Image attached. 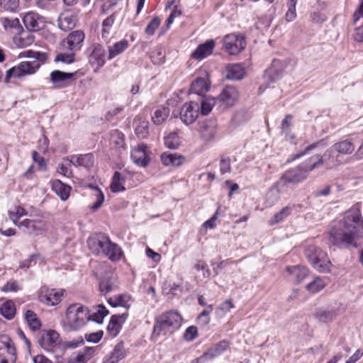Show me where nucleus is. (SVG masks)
<instances>
[{"instance_id": "nucleus-52", "label": "nucleus", "mask_w": 363, "mask_h": 363, "mask_svg": "<svg viewBox=\"0 0 363 363\" xmlns=\"http://www.w3.org/2000/svg\"><path fill=\"white\" fill-rule=\"evenodd\" d=\"M114 23V18L112 16L107 17L102 23V38H107L111 32V27Z\"/></svg>"}, {"instance_id": "nucleus-26", "label": "nucleus", "mask_w": 363, "mask_h": 363, "mask_svg": "<svg viewBox=\"0 0 363 363\" xmlns=\"http://www.w3.org/2000/svg\"><path fill=\"white\" fill-rule=\"evenodd\" d=\"M35 41V36L30 31H24L23 29L13 37V43L20 48L31 45Z\"/></svg>"}, {"instance_id": "nucleus-38", "label": "nucleus", "mask_w": 363, "mask_h": 363, "mask_svg": "<svg viewBox=\"0 0 363 363\" xmlns=\"http://www.w3.org/2000/svg\"><path fill=\"white\" fill-rule=\"evenodd\" d=\"M333 148L339 154L350 155L354 152L355 147L351 141L345 140L335 143L333 145Z\"/></svg>"}, {"instance_id": "nucleus-5", "label": "nucleus", "mask_w": 363, "mask_h": 363, "mask_svg": "<svg viewBox=\"0 0 363 363\" xmlns=\"http://www.w3.org/2000/svg\"><path fill=\"white\" fill-rule=\"evenodd\" d=\"M85 33L82 30L70 32L64 39L61 45L69 53H60L56 56L55 61L70 64L74 61V53L82 49L84 45Z\"/></svg>"}, {"instance_id": "nucleus-40", "label": "nucleus", "mask_w": 363, "mask_h": 363, "mask_svg": "<svg viewBox=\"0 0 363 363\" xmlns=\"http://www.w3.org/2000/svg\"><path fill=\"white\" fill-rule=\"evenodd\" d=\"M216 99L209 96H202L199 104V111L202 115H208L215 105Z\"/></svg>"}, {"instance_id": "nucleus-21", "label": "nucleus", "mask_w": 363, "mask_h": 363, "mask_svg": "<svg viewBox=\"0 0 363 363\" xmlns=\"http://www.w3.org/2000/svg\"><path fill=\"white\" fill-rule=\"evenodd\" d=\"M78 21L77 16L74 13L66 12L61 13L57 19L58 28L65 32L72 30Z\"/></svg>"}, {"instance_id": "nucleus-15", "label": "nucleus", "mask_w": 363, "mask_h": 363, "mask_svg": "<svg viewBox=\"0 0 363 363\" xmlns=\"http://www.w3.org/2000/svg\"><path fill=\"white\" fill-rule=\"evenodd\" d=\"M89 63L97 68L104 66L106 62V50L99 43H93L87 50Z\"/></svg>"}, {"instance_id": "nucleus-22", "label": "nucleus", "mask_w": 363, "mask_h": 363, "mask_svg": "<svg viewBox=\"0 0 363 363\" xmlns=\"http://www.w3.org/2000/svg\"><path fill=\"white\" fill-rule=\"evenodd\" d=\"M198 130L206 141L211 140L216 133V125L213 121H203L199 123Z\"/></svg>"}, {"instance_id": "nucleus-31", "label": "nucleus", "mask_w": 363, "mask_h": 363, "mask_svg": "<svg viewBox=\"0 0 363 363\" xmlns=\"http://www.w3.org/2000/svg\"><path fill=\"white\" fill-rule=\"evenodd\" d=\"M96 347H85L82 351L71 358L68 363H87L94 355Z\"/></svg>"}, {"instance_id": "nucleus-60", "label": "nucleus", "mask_w": 363, "mask_h": 363, "mask_svg": "<svg viewBox=\"0 0 363 363\" xmlns=\"http://www.w3.org/2000/svg\"><path fill=\"white\" fill-rule=\"evenodd\" d=\"M194 268L197 271H202L203 277H209L211 275L210 269H208V265L202 261H199L197 263L195 264Z\"/></svg>"}, {"instance_id": "nucleus-59", "label": "nucleus", "mask_w": 363, "mask_h": 363, "mask_svg": "<svg viewBox=\"0 0 363 363\" xmlns=\"http://www.w3.org/2000/svg\"><path fill=\"white\" fill-rule=\"evenodd\" d=\"M231 170L230 160L228 157H223L220 161V172L222 174L229 173Z\"/></svg>"}, {"instance_id": "nucleus-24", "label": "nucleus", "mask_w": 363, "mask_h": 363, "mask_svg": "<svg viewBox=\"0 0 363 363\" xmlns=\"http://www.w3.org/2000/svg\"><path fill=\"white\" fill-rule=\"evenodd\" d=\"M335 150H333V147L326 150L323 156L320 155H315L311 157H317L320 160V163L318 164L317 168L325 164L328 169H330L338 164L337 155H335Z\"/></svg>"}, {"instance_id": "nucleus-43", "label": "nucleus", "mask_w": 363, "mask_h": 363, "mask_svg": "<svg viewBox=\"0 0 363 363\" xmlns=\"http://www.w3.org/2000/svg\"><path fill=\"white\" fill-rule=\"evenodd\" d=\"M291 213V208L286 206L275 213L269 220L270 225H274L284 220Z\"/></svg>"}, {"instance_id": "nucleus-46", "label": "nucleus", "mask_w": 363, "mask_h": 363, "mask_svg": "<svg viewBox=\"0 0 363 363\" xmlns=\"http://www.w3.org/2000/svg\"><path fill=\"white\" fill-rule=\"evenodd\" d=\"M164 145L167 148L177 149L181 144V140L176 132L170 133L164 138Z\"/></svg>"}, {"instance_id": "nucleus-28", "label": "nucleus", "mask_w": 363, "mask_h": 363, "mask_svg": "<svg viewBox=\"0 0 363 363\" xmlns=\"http://www.w3.org/2000/svg\"><path fill=\"white\" fill-rule=\"evenodd\" d=\"M130 46V43L128 40L123 39L118 42H116L112 45L108 47V60H111L116 56L122 54Z\"/></svg>"}, {"instance_id": "nucleus-34", "label": "nucleus", "mask_w": 363, "mask_h": 363, "mask_svg": "<svg viewBox=\"0 0 363 363\" xmlns=\"http://www.w3.org/2000/svg\"><path fill=\"white\" fill-rule=\"evenodd\" d=\"M52 189L62 201H66L69 196L71 187L63 184L60 180L52 181Z\"/></svg>"}, {"instance_id": "nucleus-48", "label": "nucleus", "mask_w": 363, "mask_h": 363, "mask_svg": "<svg viewBox=\"0 0 363 363\" xmlns=\"http://www.w3.org/2000/svg\"><path fill=\"white\" fill-rule=\"evenodd\" d=\"M325 281L320 277H316L306 286V289L311 293H317L325 286Z\"/></svg>"}, {"instance_id": "nucleus-14", "label": "nucleus", "mask_w": 363, "mask_h": 363, "mask_svg": "<svg viewBox=\"0 0 363 363\" xmlns=\"http://www.w3.org/2000/svg\"><path fill=\"white\" fill-rule=\"evenodd\" d=\"M224 47L230 55H236L242 50L246 42L243 36L235 33L227 35L224 38Z\"/></svg>"}, {"instance_id": "nucleus-47", "label": "nucleus", "mask_w": 363, "mask_h": 363, "mask_svg": "<svg viewBox=\"0 0 363 363\" xmlns=\"http://www.w3.org/2000/svg\"><path fill=\"white\" fill-rule=\"evenodd\" d=\"M298 0H286V5L288 9L285 14V20L291 22L296 18V6Z\"/></svg>"}, {"instance_id": "nucleus-13", "label": "nucleus", "mask_w": 363, "mask_h": 363, "mask_svg": "<svg viewBox=\"0 0 363 363\" xmlns=\"http://www.w3.org/2000/svg\"><path fill=\"white\" fill-rule=\"evenodd\" d=\"M199 115V104L196 101L185 103L180 110V118L186 125L194 123Z\"/></svg>"}, {"instance_id": "nucleus-54", "label": "nucleus", "mask_w": 363, "mask_h": 363, "mask_svg": "<svg viewBox=\"0 0 363 363\" xmlns=\"http://www.w3.org/2000/svg\"><path fill=\"white\" fill-rule=\"evenodd\" d=\"M160 24V18L158 16L154 17V18L149 23L145 28V33L149 35H152L156 29Z\"/></svg>"}, {"instance_id": "nucleus-41", "label": "nucleus", "mask_w": 363, "mask_h": 363, "mask_svg": "<svg viewBox=\"0 0 363 363\" xmlns=\"http://www.w3.org/2000/svg\"><path fill=\"white\" fill-rule=\"evenodd\" d=\"M169 108L168 107L160 106L154 112L152 116V122L156 125L162 124L169 116Z\"/></svg>"}, {"instance_id": "nucleus-58", "label": "nucleus", "mask_w": 363, "mask_h": 363, "mask_svg": "<svg viewBox=\"0 0 363 363\" xmlns=\"http://www.w3.org/2000/svg\"><path fill=\"white\" fill-rule=\"evenodd\" d=\"M20 289L18 283L16 280H10L2 287L4 292H16Z\"/></svg>"}, {"instance_id": "nucleus-55", "label": "nucleus", "mask_w": 363, "mask_h": 363, "mask_svg": "<svg viewBox=\"0 0 363 363\" xmlns=\"http://www.w3.org/2000/svg\"><path fill=\"white\" fill-rule=\"evenodd\" d=\"M116 306H122L125 308L130 307V296L127 294H119L116 296Z\"/></svg>"}, {"instance_id": "nucleus-50", "label": "nucleus", "mask_w": 363, "mask_h": 363, "mask_svg": "<svg viewBox=\"0 0 363 363\" xmlns=\"http://www.w3.org/2000/svg\"><path fill=\"white\" fill-rule=\"evenodd\" d=\"M72 164H73L72 158H70V160L65 159L58 165L57 172L65 177H70L72 174V172L69 169Z\"/></svg>"}, {"instance_id": "nucleus-53", "label": "nucleus", "mask_w": 363, "mask_h": 363, "mask_svg": "<svg viewBox=\"0 0 363 363\" xmlns=\"http://www.w3.org/2000/svg\"><path fill=\"white\" fill-rule=\"evenodd\" d=\"M281 62L278 60H274L272 62V67L267 70V72L269 74H274L275 77L272 80H275L279 74L282 72V68H281Z\"/></svg>"}, {"instance_id": "nucleus-11", "label": "nucleus", "mask_w": 363, "mask_h": 363, "mask_svg": "<svg viewBox=\"0 0 363 363\" xmlns=\"http://www.w3.org/2000/svg\"><path fill=\"white\" fill-rule=\"evenodd\" d=\"M230 347V342L223 340L209 347L201 356L198 357L196 363H206V362L213 360L225 352Z\"/></svg>"}, {"instance_id": "nucleus-17", "label": "nucleus", "mask_w": 363, "mask_h": 363, "mask_svg": "<svg viewBox=\"0 0 363 363\" xmlns=\"http://www.w3.org/2000/svg\"><path fill=\"white\" fill-rule=\"evenodd\" d=\"M23 22L30 32L38 31L45 26L43 18L33 12L27 13L23 18Z\"/></svg>"}, {"instance_id": "nucleus-30", "label": "nucleus", "mask_w": 363, "mask_h": 363, "mask_svg": "<svg viewBox=\"0 0 363 363\" xmlns=\"http://www.w3.org/2000/svg\"><path fill=\"white\" fill-rule=\"evenodd\" d=\"M160 159L165 166L179 167L184 162V157L177 153L164 152L161 155Z\"/></svg>"}, {"instance_id": "nucleus-18", "label": "nucleus", "mask_w": 363, "mask_h": 363, "mask_svg": "<svg viewBox=\"0 0 363 363\" xmlns=\"http://www.w3.org/2000/svg\"><path fill=\"white\" fill-rule=\"evenodd\" d=\"M59 339V334L53 330H43L40 333L38 337V343L40 345L46 350H51L57 345Z\"/></svg>"}, {"instance_id": "nucleus-64", "label": "nucleus", "mask_w": 363, "mask_h": 363, "mask_svg": "<svg viewBox=\"0 0 363 363\" xmlns=\"http://www.w3.org/2000/svg\"><path fill=\"white\" fill-rule=\"evenodd\" d=\"M318 317L320 321L327 323L333 320L335 313L333 311H321L318 314Z\"/></svg>"}, {"instance_id": "nucleus-23", "label": "nucleus", "mask_w": 363, "mask_h": 363, "mask_svg": "<svg viewBox=\"0 0 363 363\" xmlns=\"http://www.w3.org/2000/svg\"><path fill=\"white\" fill-rule=\"evenodd\" d=\"M74 73L64 72L60 70H55L50 74V80L55 87L60 89L66 86L67 82L71 80Z\"/></svg>"}, {"instance_id": "nucleus-49", "label": "nucleus", "mask_w": 363, "mask_h": 363, "mask_svg": "<svg viewBox=\"0 0 363 363\" xmlns=\"http://www.w3.org/2000/svg\"><path fill=\"white\" fill-rule=\"evenodd\" d=\"M108 314V311L102 305L98 306V310L90 314V320H93L97 323H101L105 316Z\"/></svg>"}, {"instance_id": "nucleus-9", "label": "nucleus", "mask_w": 363, "mask_h": 363, "mask_svg": "<svg viewBox=\"0 0 363 363\" xmlns=\"http://www.w3.org/2000/svg\"><path fill=\"white\" fill-rule=\"evenodd\" d=\"M16 352L14 344L7 335H0V363H15Z\"/></svg>"}, {"instance_id": "nucleus-20", "label": "nucleus", "mask_w": 363, "mask_h": 363, "mask_svg": "<svg viewBox=\"0 0 363 363\" xmlns=\"http://www.w3.org/2000/svg\"><path fill=\"white\" fill-rule=\"evenodd\" d=\"M127 317V313L116 314L111 316L107 326L108 333L111 336L115 337L118 335L122 328L123 324L125 322Z\"/></svg>"}, {"instance_id": "nucleus-19", "label": "nucleus", "mask_w": 363, "mask_h": 363, "mask_svg": "<svg viewBox=\"0 0 363 363\" xmlns=\"http://www.w3.org/2000/svg\"><path fill=\"white\" fill-rule=\"evenodd\" d=\"M217 99L225 105L232 106L239 99V91L235 86H225Z\"/></svg>"}, {"instance_id": "nucleus-63", "label": "nucleus", "mask_w": 363, "mask_h": 363, "mask_svg": "<svg viewBox=\"0 0 363 363\" xmlns=\"http://www.w3.org/2000/svg\"><path fill=\"white\" fill-rule=\"evenodd\" d=\"M103 334L104 333L101 330L96 333H90L89 335H86V339L88 342L97 343L101 340Z\"/></svg>"}, {"instance_id": "nucleus-7", "label": "nucleus", "mask_w": 363, "mask_h": 363, "mask_svg": "<svg viewBox=\"0 0 363 363\" xmlns=\"http://www.w3.org/2000/svg\"><path fill=\"white\" fill-rule=\"evenodd\" d=\"M305 255L314 269L320 272H328L331 262L328 259L327 253L314 245H309L305 250Z\"/></svg>"}, {"instance_id": "nucleus-12", "label": "nucleus", "mask_w": 363, "mask_h": 363, "mask_svg": "<svg viewBox=\"0 0 363 363\" xmlns=\"http://www.w3.org/2000/svg\"><path fill=\"white\" fill-rule=\"evenodd\" d=\"M18 227L28 235H38L45 228V222L40 216L35 218H26L19 222Z\"/></svg>"}, {"instance_id": "nucleus-6", "label": "nucleus", "mask_w": 363, "mask_h": 363, "mask_svg": "<svg viewBox=\"0 0 363 363\" xmlns=\"http://www.w3.org/2000/svg\"><path fill=\"white\" fill-rule=\"evenodd\" d=\"M182 322V315L178 312L169 311L163 313L155 319L152 336L172 334L180 328Z\"/></svg>"}, {"instance_id": "nucleus-1", "label": "nucleus", "mask_w": 363, "mask_h": 363, "mask_svg": "<svg viewBox=\"0 0 363 363\" xmlns=\"http://www.w3.org/2000/svg\"><path fill=\"white\" fill-rule=\"evenodd\" d=\"M363 237V220L359 211L346 212L342 223L330 231L329 241L337 246L357 247L356 240Z\"/></svg>"}, {"instance_id": "nucleus-4", "label": "nucleus", "mask_w": 363, "mask_h": 363, "mask_svg": "<svg viewBox=\"0 0 363 363\" xmlns=\"http://www.w3.org/2000/svg\"><path fill=\"white\" fill-rule=\"evenodd\" d=\"M90 320L89 308L81 303L69 305L65 313L63 329L66 332L77 331Z\"/></svg>"}, {"instance_id": "nucleus-42", "label": "nucleus", "mask_w": 363, "mask_h": 363, "mask_svg": "<svg viewBox=\"0 0 363 363\" xmlns=\"http://www.w3.org/2000/svg\"><path fill=\"white\" fill-rule=\"evenodd\" d=\"M24 318L32 330L35 331L40 329L41 326L40 320L38 318L37 315L33 311L27 310L25 312Z\"/></svg>"}, {"instance_id": "nucleus-39", "label": "nucleus", "mask_w": 363, "mask_h": 363, "mask_svg": "<svg viewBox=\"0 0 363 363\" xmlns=\"http://www.w3.org/2000/svg\"><path fill=\"white\" fill-rule=\"evenodd\" d=\"M125 177L118 172H116L112 178L110 188L113 192H120L125 190Z\"/></svg>"}, {"instance_id": "nucleus-3", "label": "nucleus", "mask_w": 363, "mask_h": 363, "mask_svg": "<svg viewBox=\"0 0 363 363\" xmlns=\"http://www.w3.org/2000/svg\"><path fill=\"white\" fill-rule=\"evenodd\" d=\"M89 250L95 255H104L112 261L121 259L123 252L120 247L104 234H96L87 240Z\"/></svg>"}, {"instance_id": "nucleus-2", "label": "nucleus", "mask_w": 363, "mask_h": 363, "mask_svg": "<svg viewBox=\"0 0 363 363\" xmlns=\"http://www.w3.org/2000/svg\"><path fill=\"white\" fill-rule=\"evenodd\" d=\"M320 162L317 157H310L298 167L285 171L267 195L269 204H274L279 199V194L287 191L290 185L305 181L309 172L316 169Z\"/></svg>"}, {"instance_id": "nucleus-44", "label": "nucleus", "mask_w": 363, "mask_h": 363, "mask_svg": "<svg viewBox=\"0 0 363 363\" xmlns=\"http://www.w3.org/2000/svg\"><path fill=\"white\" fill-rule=\"evenodd\" d=\"M91 189L93 190L92 195L94 197V202L90 206V209L96 211L102 206L104 201V195L98 186H91Z\"/></svg>"}, {"instance_id": "nucleus-61", "label": "nucleus", "mask_w": 363, "mask_h": 363, "mask_svg": "<svg viewBox=\"0 0 363 363\" xmlns=\"http://www.w3.org/2000/svg\"><path fill=\"white\" fill-rule=\"evenodd\" d=\"M197 336V328L195 326H190L186 330L184 337L187 341H191Z\"/></svg>"}, {"instance_id": "nucleus-36", "label": "nucleus", "mask_w": 363, "mask_h": 363, "mask_svg": "<svg viewBox=\"0 0 363 363\" xmlns=\"http://www.w3.org/2000/svg\"><path fill=\"white\" fill-rule=\"evenodd\" d=\"M73 165L80 166L89 169L94 165V156L92 154H85L79 156L72 155L71 157Z\"/></svg>"}, {"instance_id": "nucleus-57", "label": "nucleus", "mask_w": 363, "mask_h": 363, "mask_svg": "<svg viewBox=\"0 0 363 363\" xmlns=\"http://www.w3.org/2000/svg\"><path fill=\"white\" fill-rule=\"evenodd\" d=\"M291 115H286V117L281 122V132L285 135L286 137L289 136V129L291 125Z\"/></svg>"}, {"instance_id": "nucleus-27", "label": "nucleus", "mask_w": 363, "mask_h": 363, "mask_svg": "<svg viewBox=\"0 0 363 363\" xmlns=\"http://www.w3.org/2000/svg\"><path fill=\"white\" fill-rule=\"evenodd\" d=\"M125 354L123 343L118 342L113 350L105 357L103 363H118L125 357Z\"/></svg>"}, {"instance_id": "nucleus-10", "label": "nucleus", "mask_w": 363, "mask_h": 363, "mask_svg": "<svg viewBox=\"0 0 363 363\" xmlns=\"http://www.w3.org/2000/svg\"><path fill=\"white\" fill-rule=\"evenodd\" d=\"M65 292L64 289H49L43 286L38 292V300L48 306H54L61 302Z\"/></svg>"}, {"instance_id": "nucleus-33", "label": "nucleus", "mask_w": 363, "mask_h": 363, "mask_svg": "<svg viewBox=\"0 0 363 363\" xmlns=\"http://www.w3.org/2000/svg\"><path fill=\"white\" fill-rule=\"evenodd\" d=\"M210 84L206 78L197 77L191 83L190 91L198 95H202L203 93L209 89Z\"/></svg>"}, {"instance_id": "nucleus-25", "label": "nucleus", "mask_w": 363, "mask_h": 363, "mask_svg": "<svg viewBox=\"0 0 363 363\" xmlns=\"http://www.w3.org/2000/svg\"><path fill=\"white\" fill-rule=\"evenodd\" d=\"M215 42L213 40H207L197 47L192 52L191 57L196 60H203L213 52Z\"/></svg>"}, {"instance_id": "nucleus-16", "label": "nucleus", "mask_w": 363, "mask_h": 363, "mask_svg": "<svg viewBox=\"0 0 363 363\" xmlns=\"http://www.w3.org/2000/svg\"><path fill=\"white\" fill-rule=\"evenodd\" d=\"M133 162L139 167H145L150 163L147 147L145 144H139L131 152Z\"/></svg>"}, {"instance_id": "nucleus-62", "label": "nucleus", "mask_w": 363, "mask_h": 363, "mask_svg": "<svg viewBox=\"0 0 363 363\" xmlns=\"http://www.w3.org/2000/svg\"><path fill=\"white\" fill-rule=\"evenodd\" d=\"M33 160L38 163L39 168L42 170H45L46 168V162L44 157H41L36 151H33L32 153Z\"/></svg>"}, {"instance_id": "nucleus-32", "label": "nucleus", "mask_w": 363, "mask_h": 363, "mask_svg": "<svg viewBox=\"0 0 363 363\" xmlns=\"http://www.w3.org/2000/svg\"><path fill=\"white\" fill-rule=\"evenodd\" d=\"M245 75V69L240 64H231L226 67V78L232 80H240Z\"/></svg>"}, {"instance_id": "nucleus-35", "label": "nucleus", "mask_w": 363, "mask_h": 363, "mask_svg": "<svg viewBox=\"0 0 363 363\" xmlns=\"http://www.w3.org/2000/svg\"><path fill=\"white\" fill-rule=\"evenodd\" d=\"M117 288L116 279L113 276H107L102 279L99 283V291L102 295L114 291Z\"/></svg>"}, {"instance_id": "nucleus-51", "label": "nucleus", "mask_w": 363, "mask_h": 363, "mask_svg": "<svg viewBox=\"0 0 363 363\" xmlns=\"http://www.w3.org/2000/svg\"><path fill=\"white\" fill-rule=\"evenodd\" d=\"M3 26L6 30L8 29H13L16 30V33L20 32L23 28L20 24V21L18 18H5L3 21Z\"/></svg>"}, {"instance_id": "nucleus-29", "label": "nucleus", "mask_w": 363, "mask_h": 363, "mask_svg": "<svg viewBox=\"0 0 363 363\" xmlns=\"http://www.w3.org/2000/svg\"><path fill=\"white\" fill-rule=\"evenodd\" d=\"M286 271L290 275V279L297 284L301 282L308 275V269L303 266L287 267Z\"/></svg>"}, {"instance_id": "nucleus-56", "label": "nucleus", "mask_w": 363, "mask_h": 363, "mask_svg": "<svg viewBox=\"0 0 363 363\" xmlns=\"http://www.w3.org/2000/svg\"><path fill=\"white\" fill-rule=\"evenodd\" d=\"M0 6L7 11H15L18 6V0H0Z\"/></svg>"}, {"instance_id": "nucleus-37", "label": "nucleus", "mask_w": 363, "mask_h": 363, "mask_svg": "<svg viewBox=\"0 0 363 363\" xmlns=\"http://www.w3.org/2000/svg\"><path fill=\"white\" fill-rule=\"evenodd\" d=\"M16 313V308L13 301H5L0 306V314L7 320H12Z\"/></svg>"}, {"instance_id": "nucleus-8", "label": "nucleus", "mask_w": 363, "mask_h": 363, "mask_svg": "<svg viewBox=\"0 0 363 363\" xmlns=\"http://www.w3.org/2000/svg\"><path fill=\"white\" fill-rule=\"evenodd\" d=\"M43 63L38 60L21 62L17 66L7 70L4 82L9 83L12 77L20 78L34 74Z\"/></svg>"}, {"instance_id": "nucleus-45", "label": "nucleus", "mask_w": 363, "mask_h": 363, "mask_svg": "<svg viewBox=\"0 0 363 363\" xmlns=\"http://www.w3.org/2000/svg\"><path fill=\"white\" fill-rule=\"evenodd\" d=\"M19 57L32 58L33 60H38L41 63H45L48 59V55L45 52H35L33 50H26L19 54Z\"/></svg>"}]
</instances>
